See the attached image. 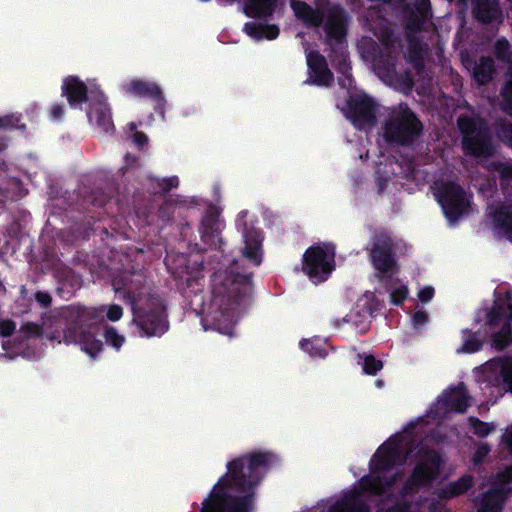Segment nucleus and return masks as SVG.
I'll return each instance as SVG.
<instances>
[{
  "mask_svg": "<svg viewBox=\"0 0 512 512\" xmlns=\"http://www.w3.org/2000/svg\"><path fill=\"white\" fill-rule=\"evenodd\" d=\"M243 280H244V282H245V283H244V289H246V290H247L249 287H248V283H247V279H246V277H244V278H243Z\"/></svg>",
  "mask_w": 512,
  "mask_h": 512,
  "instance_id": "4d7b16f0",
  "label": "nucleus"
},
{
  "mask_svg": "<svg viewBox=\"0 0 512 512\" xmlns=\"http://www.w3.org/2000/svg\"><path fill=\"white\" fill-rule=\"evenodd\" d=\"M15 330V324L8 320L0 321V333L3 336H9Z\"/></svg>",
  "mask_w": 512,
  "mask_h": 512,
  "instance_id": "ea45409f",
  "label": "nucleus"
},
{
  "mask_svg": "<svg viewBox=\"0 0 512 512\" xmlns=\"http://www.w3.org/2000/svg\"><path fill=\"white\" fill-rule=\"evenodd\" d=\"M512 3V0H509Z\"/></svg>",
  "mask_w": 512,
  "mask_h": 512,
  "instance_id": "680f3d73",
  "label": "nucleus"
},
{
  "mask_svg": "<svg viewBox=\"0 0 512 512\" xmlns=\"http://www.w3.org/2000/svg\"><path fill=\"white\" fill-rule=\"evenodd\" d=\"M439 467V458L434 452L424 455L419 464L413 471L409 481L406 483L404 490L406 492L413 491L420 486L429 483L436 475Z\"/></svg>",
  "mask_w": 512,
  "mask_h": 512,
  "instance_id": "f8f14e48",
  "label": "nucleus"
},
{
  "mask_svg": "<svg viewBox=\"0 0 512 512\" xmlns=\"http://www.w3.org/2000/svg\"><path fill=\"white\" fill-rule=\"evenodd\" d=\"M168 181H169L170 186H172V187H177L179 184V179L177 177H172Z\"/></svg>",
  "mask_w": 512,
  "mask_h": 512,
  "instance_id": "603ef678",
  "label": "nucleus"
},
{
  "mask_svg": "<svg viewBox=\"0 0 512 512\" xmlns=\"http://www.w3.org/2000/svg\"><path fill=\"white\" fill-rule=\"evenodd\" d=\"M505 97H508L509 95H512V83L508 82L505 91H504Z\"/></svg>",
  "mask_w": 512,
  "mask_h": 512,
  "instance_id": "8fccbe9b",
  "label": "nucleus"
},
{
  "mask_svg": "<svg viewBox=\"0 0 512 512\" xmlns=\"http://www.w3.org/2000/svg\"><path fill=\"white\" fill-rule=\"evenodd\" d=\"M428 6H429V0H419L418 1V13L424 18L428 14Z\"/></svg>",
  "mask_w": 512,
  "mask_h": 512,
  "instance_id": "79ce46f5",
  "label": "nucleus"
},
{
  "mask_svg": "<svg viewBox=\"0 0 512 512\" xmlns=\"http://www.w3.org/2000/svg\"><path fill=\"white\" fill-rule=\"evenodd\" d=\"M301 348L312 356H323L322 349L319 347V343H314L310 340H303L300 342Z\"/></svg>",
  "mask_w": 512,
  "mask_h": 512,
  "instance_id": "c9c22d12",
  "label": "nucleus"
},
{
  "mask_svg": "<svg viewBox=\"0 0 512 512\" xmlns=\"http://www.w3.org/2000/svg\"><path fill=\"white\" fill-rule=\"evenodd\" d=\"M316 5L317 9L314 10L305 2L293 0L291 8L295 16L309 26L320 25L325 16L324 31L327 43H335L342 49L346 34V18L343 11L338 7H326L322 0H316Z\"/></svg>",
  "mask_w": 512,
  "mask_h": 512,
  "instance_id": "7ed1b4c3",
  "label": "nucleus"
},
{
  "mask_svg": "<svg viewBox=\"0 0 512 512\" xmlns=\"http://www.w3.org/2000/svg\"><path fill=\"white\" fill-rule=\"evenodd\" d=\"M470 405L469 398L465 393L463 385H459L453 390L447 391L443 397L437 401L438 410H455L462 412Z\"/></svg>",
  "mask_w": 512,
  "mask_h": 512,
  "instance_id": "f3484780",
  "label": "nucleus"
},
{
  "mask_svg": "<svg viewBox=\"0 0 512 512\" xmlns=\"http://www.w3.org/2000/svg\"><path fill=\"white\" fill-rule=\"evenodd\" d=\"M407 85H408V86H410V85H411V80H410V79H408V80H407Z\"/></svg>",
  "mask_w": 512,
  "mask_h": 512,
  "instance_id": "052dcab7",
  "label": "nucleus"
},
{
  "mask_svg": "<svg viewBox=\"0 0 512 512\" xmlns=\"http://www.w3.org/2000/svg\"><path fill=\"white\" fill-rule=\"evenodd\" d=\"M476 15L482 22H489L498 16L497 0H474Z\"/></svg>",
  "mask_w": 512,
  "mask_h": 512,
  "instance_id": "393cba45",
  "label": "nucleus"
},
{
  "mask_svg": "<svg viewBox=\"0 0 512 512\" xmlns=\"http://www.w3.org/2000/svg\"><path fill=\"white\" fill-rule=\"evenodd\" d=\"M38 299H39V301H40V302H42L43 304H48V303H49V301H50L49 296L44 295V294H39V295H38Z\"/></svg>",
  "mask_w": 512,
  "mask_h": 512,
  "instance_id": "3c124183",
  "label": "nucleus"
},
{
  "mask_svg": "<svg viewBox=\"0 0 512 512\" xmlns=\"http://www.w3.org/2000/svg\"><path fill=\"white\" fill-rule=\"evenodd\" d=\"M407 295H408L407 287L400 286L391 292L390 297H391V301L394 304L398 305L403 302V300L407 297Z\"/></svg>",
  "mask_w": 512,
  "mask_h": 512,
  "instance_id": "e433bc0d",
  "label": "nucleus"
},
{
  "mask_svg": "<svg viewBox=\"0 0 512 512\" xmlns=\"http://www.w3.org/2000/svg\"><path fill=\"white\" fill-rule=\"evenodd\" d=\"M309 81L319 86H326L332 80V74L327 68L325 59L316 52L307 53Z\"/></svg>",
  "mask_w": 512,
  "mask_h": 512,
  "instance_id": "2eb2a0df",
  "label": "nucleus"
},
{
  "mask_svg": "<svg viewBox=\"0 0 512 512\" xmlns=\"http://www.w3.org/2000/svg\"><path fill=\"white\" fill-rule=\"evenodd\" d=\"M81 350L89 357L94 358L102 350V342L95 338L92 328L83 330L76 340Z\"/></svg>",
  "mask_w": 512,
  "mask_h": 512,
  "instance_id": "4be33fe9",
  "label": "nucleus"
},
{
  "mask_svg": "<svg viewBox=\"0 0 512 512\" xmlns=\"http://www.w3.org/2000/svg\"><path fill=\"white\" fill-rule=\"evenodd\" d=\"M244 31L254 40H273L279 35V28L275 25H263L255 22L246 23Z\"/></svg>",
  "mask_w": 512,
  "mask_h": 512,
  "instance_id": "412c9836",
  "label": "nucleus"
},
{
  "mask_svg": "<svg viewBox=\"0 0 512 512\" xmlns=\"http://www.w3.org/2000/svg\"><path fill=\"white\" fill-rule=\"evenodd\" d=\"M334 257L331 245L313 246L304 253L302 269L312 282H322L334 269Z\"/></svg>",
  "mask_w": 512,
  "mask_h": 512,
  "instance_id": "423d86ee",
  "label": "nucleus"
},
{
  "mask_svg": "<svg viewBox=\"0 0 512 512\" xmlns=\"http://www.w3.org/2000/svg\"><path fill=\"white\" fill-rule=\"evenodd\" d=\"M436 197L451 222L462 215L469 204V199L463 190L453 183H446L439 187Z\"/></svg>",
  "mask_w": 512,
  "mask_h": 512,
  "instance_id": "6e6552de",
  "label": "nucleus"
},
{
  "mask_svg": "<svg viewBox=\"0 0 512 512\" xmlns=\"http://www.w3.org/2000/svg\"><path fill=\"white\" fill-rule=\"evenodd\" d=\"M469 422L470 425L472 426L473 432L480 437L488 435L494 428L493 425L480 422L475 418H471Z\"/></svg>",
  "mask_w": 512,
  "mask_h": 512,
  "instance_id": "2f4dec72",
  "label": "nucleus"
},
{
  "mask_svg": "<svg viewBox=\"0 0 512 512\" xmlns=\"http://www.w3.org/2000/svg\"><path fill=\"white\" fill-rule=\"evenodd\" d=\"M134 320L146 336L163 334L167 329L164 307L156 297L135 299L132 303Z\"/></svg>",
  "mask_w": 512,
  "mask_h": 512,
  "instance_id": "20e7f679",
  "label": "nucleus"
},
{
  "mask_svg": "<svg viewBox=\"0 0 512 512\" xmlns=\"http://www.w3.org/2000/svg\"><path fill=\"white\" fill-rule=\"evenodd\" d=\"M492 72V60L489 58H484L481 59L480 63L476 66L474 77L478 83L483 84L491 78Z\"/></svg>",
  "mask_w": 512,
  "mask_h": 512,
  "instance_id": "bb28decb",
  "label": "nucleus"
},
{
  "mask_svg": "<svg viewBox=\"0 0 512 512\" xmlns=\"http://www.w3.org/2000/svg\"><path fill=\"white\" fill-rule=\"evenodd\" d=\"M13 118L12 117H5L0 118V127H7V126H13Z\"/></svg>",
  "mask_w": 512,
  "mask_h": 512,
  "instance_id": "de8ad7c7",
  "label": "nucleus"
},
{
  "mask_svg": "<svg viewBox=\"0 0 512 512\" xmlns=\"http://www.w3.org/2000/svg\"><path fill=\"white\" fill-rule=\"evenodd\" d=\"M234 320V315L221 314V317L217 319V329L227 335H231L232 327L231 324Z\"/></svg>",
  "mask_w": 512,
  "mask_h": 512,
  "instance_id": "473e14b6",
  "label": "nucleus"
},
{
  "mask_svg": "<svg viewBox=\"0 0 512 512\" xmlns=\"http://www.w3.org/2000/svg\"><path fill=\"white\" fill-rule=\"evenodd\" d=\"M425 510H427V512H433V509L430 505H422L420 512H425Z\"/></svg>",
  "mask_w": 512,
  "mask_h": 512,
  "instance_id": "864d4df0",
  "label": "nucleus"
},
{
  "mask_svg": "<svg viewBox=\"0 0 512 512\" xmlns=\"http://www.w3.org/2000/svg\"><path fill=\"white\" fill-rule=\"evenodd\" d=\"M51 114L54 119H59L64 114L63 108L60 105H55L51 109Z\"/></svg>",
  "mask_w": 512,
  "mask_h": 512,
  "instance_id": "a18cd8bd",
  "label": "nucleus"
},
{
  "mask_svg": "<svg viewBox=\"0 0 512 512\" xmlns=\"http://www.w3.org/2000/svg\"><path fill=\"white\" fill-rule=\"evenodd\" d=\"M504 440L506 443L509 444V446L512 447V427L508 428L504 434Z\"/></svg>",
  "mask_w": 512,
  "mask_h": 512,
  "instance_id": "09e8293b",
  "label": "nucleus"
},
{
  "mask_svg": "<svg viewBox=\"0 0 512 512\" xmlns=\"http://www.w3.org/2000/svg\"><path fill=\"white\" fill-rule=\"evenodd\" d=\"M481 341L476 339L474 336L466 339L457 351L462 353H474L481 348Z\"/></svg>",
  "mask_w": 512,
  "mask_h": 512,
  "instance_id": "f704fd0d",
  "label": "nucleus"
},
{
  "mask_svg": "<svg viewBox=\"0 0 512 512\" xmlns=\"http://www.w3.org/2000/svg\"><path fill=\"white\" fill-rule=\"evenodd\" d=\"M498 45H499V46H506V45H507V43H506V42H504V41H499Z\"/></svg>",
  "mask_w": 512,
  "mask_h": 512,
  "instance_id": "bf43d9fd",
  "label": "nucleus"
},
{
  "mask_svg": "<svg viewBox=\"0 0 512 512\" xmlns=\"http://www.w3.org/2000/svg\"><path fill=\"white\" fill-rule=\"evenodd\" d=\"M342 57H343V61H342V63H340V64H339V68H340V71H341L344 75H346V72H347V70H348V65H347V63H346V59H345V57H344V55H343V54H342ZM345 77H346V79H347V81H348V84L350 85V84H351V79H350L348 76H345Z\"/></svg>",
  "mask_w": 512,
  "mask_h": 512,
  "instance_id": "49530a36",
  "label": "nucleus"
},
{
  "mask_svg": "<svg viewBox=\"0 0 512 512\" xmlns=\"http://www.w3.org/2000/svg\"><path fill=\"white\" fill-rule=\"evenodd\" d=\"M381 501L383 502L382 509L387 508V512H415L416 510V505L411 509L407 508L406 504L391 499H382Z\"/></svg>",
  "mask_w": 512,
  "mask_h": 512,
  "instance_id": "7c9ffc66",
  "label": "nucleus"
},
{
  "mask_svg": "<svg viewBox=\"0 0 512 512\" xmlns=\"http://www.w3.org/2000/svg\"><path fill=\"white\" fill-rule=\"evenodd\" d=\"M489 325L492 333V345L496 349H503L511 340L510 323L512 321V293L506 291L503 297L495 301L489 313Z\"/></svg>",
  "mask_w": 512,
  "mask_h": 512,
  "instance_id": "39448f33",
  "label": "nucleus"
},
{
  "mask_svg": "<svg viewBox=\"0 0 512 512\" xmlns=\"http://www.w3.org/2000/svg\"><path fill=\"white\" fill-rule=\"evenodd\" d=\"M472 484V480L469 476L460 478L457 482L450 485L449 490L446 492V496H456L465 492Z\"/></svg>",
  "mask_w": 512,
  "mask_h": 512,
  "instance_id": "c85d7f7f",
  "label": "nucleus"
},
{
  "mask_svg": "<svg viewBox=\"0 0 512 512\" xmlns=\"http://www.w3.org/2000/svg\"><path fill=\"white\" fill-rule=\"evenodd\" d=\"M373 109L374 105L370 98L364 94H356L350 98L345 114L355 126L364 128L374 121Z\"/></svg>",
  "mask_w": 512,
  "mask_h": 512,
  "instance_id": "9b49d317",
  "label": "nucleus"
},
{
  "mask_svg": "<svg viewBox=\"0 0 512 512\" xmlns=\"http://www.w3.org/2000/svg\"><path fill=\"white\" fill-rule=\"evenodd\" d=\"M134 142L138 146H142L147 142V137L143 133L136 132L133 136Z\"/></svg>",
  "mask_w": 512,
  "mask_h": 512,
  "instance_id": "c03bdc74",
  "label": "nucleus"
},
{
  "mask_svg": "<svg viewBox=\"0 0 512 512\" xmlns=\"http://www.w3.org/2000/svg\"><path fill=\"white\" fill-rule=\"evenodd\" d=\"M363 366L365 374L374 375L383 368L381 360L375 359L373 355H366L363 357V362H358Z\"/></svg>",
  "mask_w": 512,
  "mask_h": 512,
  "instance_id": "cd10ccee",
  "label": "nucleus"
},
{
  "mask_svg": "<svg viewBox=\"0 0 512 512\" xmlns=\"http://www.w3.org/2000/svg\"><path fill=\"white\" fill-rule=\"evenodd\" d=\"M125 90L135 96H157L161 97L158 86L139 79H132L124 84Z\"/></svg>",
  "mask_w": 512,
  "mask_h": 512,
  "instance_id": "5701e85b",
  "label": "nucleus"
},
{
  "mask_svg": "<svg viewBox=\"0 0 512 512\" xmlns=\"http://www.w3.org/2000/svg\"><path fill=\"white\" fill-rule=\"evenodd\" d=\"M62 91L72 108H78L88 101L87 85L76 76H68L64 79Z\"/></svg>",
  "mask_w": 512,
  "mask_h": 512,
  "instance_id": "dca6fc26",
  "label": "nucleus"
},
{
  "mask_svg": "<svg viewBox=\"0 0 512 512\" xmlns=\"http://www.w3.org/2000/svg\"><path fill=\"white\" fill-rule=\"evenodd\" d=\"M427 319H428V315L425 311L415 312L413 315V318H412L414 326H417V327L426 323Z\"/></svg>",
  "mask_w": 512,
  "mask_h": 512,
  "instance_id": "a19ab883",
  "label": "nucleus"
},
{
  "mask_svg": "<svg viewBox=\"0 0 512 512\" xmlns=\"http://www.w3.org/2000/svg\"><path fill=\"white\" fill-rule=\"evenodd\" d=\"M511 474H512V471L511 470H508L506 472V474L503 476V481H508L509 479H511Z\"/></svg>",
  "mask_w": 512,
  "mask_h": 512,
  "instance_id": "5fc2aeb1",
  "label": "nucleus"
},
{
  "mask_svg": "<svg viewBox=\"0 0 512 512\" xmlns=\"http://www.w3.org/2000/svg\"><path fill=\"white\" fill-rule=\"evenodd\" d=\"M279 0H242L243 12L248 17H266L272 14Z\"/></svg>",
  "mask_w": 512,
  "mask_h": 512,
  "instance_id": "a211bd4d",
  "label": "nucleus"
},
{
  "mask_svg": "<svg viewBox=\"0 0 512 512\" xmlns=\"http://www.w3.org/2000/svg\"><path fill=\"white\" fill-rule=\"evenodd\" d=\"M88 86L90 87L91 96L95 97V103L90 105L87 112L89 121L107 130L111 126V121L110 112L105 103V97L96 86L94 80H89Z\"/></svg>",
  "mask_w": 512,
  "mask_h": 512,
  "instance_id": "4468645a",
  "label": "nucleus"
},
{
  "mask_svg": "<svg viewBox=\"0 0 512 512\" xmlns=\"http://www.w3.org/2000/svg\"><path fill=\"white\" fill-rule=\"evenodd\" d=\"M483 372L487 382L495 386H504V390L512 391V362L493 360L486 363Z\"/></svg>",
  "mask_w": 512,
  "mask_h": 512,
  "instance_id": "ddd939ff",
  "label": "nucleus"
},
{
  "mask_svg": "<svg viewBox=\"0 0 512 512\" xmlns=\"http://www.w3.org/2000/svg\"><path fill=\"white\" fill-rule=\"evenodd\" d=\"M498 170L503 177L512 178V165L500 164Z\"/></svg>",
  "mask_w": 512,
  "mask_h": 512,
  "instance_id": "37998d69",
  "label": "nucleus"
},
{
  "mask_svg": "<svg viewBox=\"0 0 512 512\" xmlns=\"http://www.w3.org/2000/svg\"><path fill=\"white\" fill-rule=\"evenodd\" d=\"M434 296V288L431 286H425L418 291V298L421 302L426 303L430 301Z\"/></svg>",
  "mask_w": 512,
  "mask_h": 512,
  "instance_id": "4c0bfd02",
  "label": "nucleus"
},
{
  "mask_svg": "<svg viewBox=\"0 0 512 512\" xmlns=\"http://www.w3.org/2000/svg\"><path fill=\"white\" fill-rule=\"evenodd\" d=\"M500 504V495L498 492L486 494L482 499V510L496 509Z\"/></svg>",
  "mask_w": 512,
  "mask_h": 512,
  "instance_id": "72a5a7b5",
  "label": "nucleus"
},
{
  "mask_svg": "<svg viewBox=\"0 0 512 512\" xmlns=\"http://www.w3.org/2000/svg\"><path fill=\"white\" fill-rule=\"evenodd\" d=\"M122 315V308L118 305H111L107 309V318L111 321H118Z\"/></svg>",
  "mask_w": 512,
  "mask_h": 512,
  "instance_id": "58836bf2",
  "label": "nucleus"
},
{
  "mask_svg": "<svg viewBox=\"0 0 512 512\" xmlns=\"http://www.w3.org/2000/svg\"><path fill=\"white\" fill-rule=\"evenodd\" d=\"M376 385H377L378 387H382V386H383V382H382L381 380H377V381H376Z\"/></svg>",
  "mask_w": 512,
  "mask_h": 512,
  "instance_id": "13d9d810",
  "label": "nucleus"
},
{
  "mask_svg": "<svg viewBox=\"0 0 512 512\" xmlns=\"http://www.w3.org/2000/svg\"><path fill=\"white\" fill-rule=\"evenodd\" d=\"M221 209L217 206L210 207L202 220L203 237H209L220 231L222 223L219 219Z\"/></svg>",
  "mask_w": 512,
  "mask_h": 512,
  "instance_id": "b1692460",
  "label": "nucleus"
},
{
  "mask_svg": "<svg viewBox=\"0 0 512 512\" xmlns=\"http://www.w3.org/2000/svg\"><path fill=\"white\" fill-rule=\"evenodd\" d=\"M402 445L390 439L382 445L371 460L372 474L362 478L360 488L374 495H385L387 498L397 490V479L401 462Z\"/></svg>",
  "mask_w": 512,
  "mask_h": 512,
  "instance_id": "f03ea898",
  "label": "nucleus"
},
{
  "mask_svg": "<svg viewBox=\"0 0 512 512\" xmlns=\"http://www.w3.org/2000/svg\"><path fill=\"white\" fill-rule=\"evenodd\" d=\"M420 132V124L415 115L404 106L393 110L385 126V136L389 141L407 143Z\"/></svg>",
  "mask_w": 512,
  "mask_h": 512,
  "instance_id": "0eeeda50",
  "label": "nucleus"
},
{
  "mask_svg": "<svg viewBox=\"0 0 512 512\" xmlns=\"http://www.w3.org/2000/svg\"><path fill=\"white\" fill-rule=\"evenodd\" d=\"M358 46L362 56L373 61L374 67L379 77L384 78L385 74L381 67L384 54L382 52H378L377 44L372 39L365 37L361 39Z\"/></svg>",
  "mask_w": 512,
  "mask_h": 512,
  "instance_id": "6ab92c4d",
  "label": "nucleus"
},
{
  "mask_svg": "<svg viewBox=\"0 0 512 512\" xmlns=\"http://www.w3.org/2000/svg\"><path fill=\"white\" fill-rule=\"evenodd\" d=\"M244 256L258 265L261 261V236L253 228L244 232Z\"/></svg>",
  "mask_w": 512,
  "mask_h": 512,
  "instance_id": "aec40b11",
  "label": "nucleus"
},
{
  "mask_svg": "<svg viewBox=\"0 0 512 512\" xmlns=\"http://www.w3.org/2000/svg\"><path fill=\"white\" fill-rule=\"evenodd\" d=\"M391 248V239L384 234L375 238L371 248V259L375 269L388 277L397 272L396 262L391 255Z\"/></svg>",
  "mask_w": 512,
  "mask_h": 512,
  "instance_id": "1a4fd4ad",
  "label": "nucleus"
},
{
  "mask_svg": "<svg viewBox=\"0 0 512 512\" xmlns=\"http://www.w3.org/2000/svg\"><path fill=\"white\" fill-rule=\"evenodd\" d=\"M487 453H488V449L486 447H482L478 451V454L481 456L486 455Z\"/></svg>",
  "mask_w": 512,
  "mask_h": 512,
  "instance_id": "6e6d98bb",
  "label": "nucleus"
},
{
  "mask_svg": "<svg viewBox=\"0 0 512 512\" xmlns=\"http://www.w3.org/2000/svg\"><path fill=\"white\" fill-rule=\"evenodd\" d=\"M106 342L115 349H120L125 342L123 335H120L116 329L110 327L105 330Z\"/></svg>",
  "mask_w": 512,
  "mask_h": 512,
  "instance_id": "c756f323",
  "label": "nucleus"
},
{
  "mask_svg": "<svg viewBox=\"0 0 512 512\" xmlns=\"http://www.w3.org/2000/svg\"><path fill=\"white\" fill-rule=\"evenodd\" d=\"M270 453L254 452L227 465V473L204 501L201 512H251L252 489L259 483L260 470L274 462Z\"/></svg>",
  "mask_w": 512,
  "mask_h": 512,
  "instance_id": "f257e3e1",
  "label": "nucleus"
},
{
  "mask_svg": "<svg viewBox=\"0 0 512 512\" xmlns=\"http://www.w3.org/2000/svg\"><path fill=\"white\" fill-rule=\"evenodd\" d=\"M458 125L463 133V145L467 152L476 156L490 153V145L485 135L473 120L460 118Z\"/></svg>",
  "mask_w": 512,
  "mask_h": 512,
  "instance_id": "9d476101",
  "label": "nucleus"
},
{
  "mask_svg": "<svg viewBox=\"0 0 512 512\" xmlns=\"http://www.w3.org/2000/svg\"><path fill=\"white\" fill-rule=\"evenodd\" d=\"M363 493L359 491H354L348 496L345 497V499L341 503H336L330 512H352L356 509H358V512H364L360 510V504L363 501Z\"/></svg>",
  "mask_w": 512,
  "mask_h": 512,
  "instance_id": "a878e982",
  "label": "nucleus"
}]
</instances>
